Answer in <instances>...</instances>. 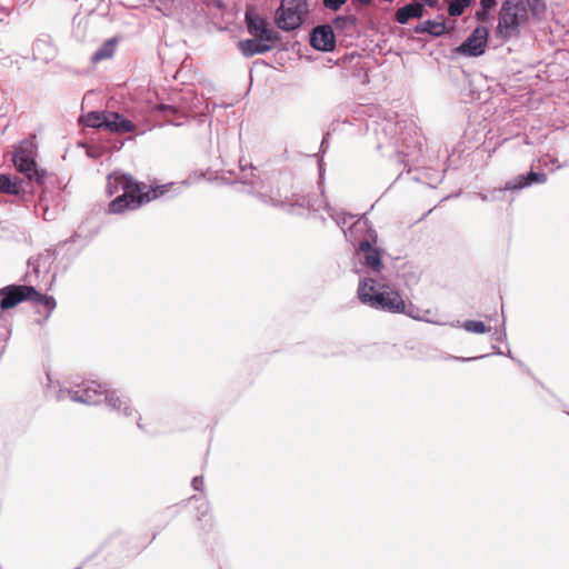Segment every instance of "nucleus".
Here are the masks:
<instances>
[{
  "instance_id": "obj_2",
  "label": "nucleus",
  "mask_w": 569,
  "mask_h": 569,
  "mask_svg": "<svg viewBox=\"0 0 569 569\" xmlns=\"http://www.w3.org/2000/svg\"><path fill=\"white\" fill-rule=\"evenodd\" d=\"M526 6L518 0H506L499 11L497 37L509 40L520 34V29L528 23Z\"/></svg>"
},
{
  "instance_id": "obj_26",
  "label": "nucleus",
  "mask_w": 569,
  "mask_h": 569,
  "mask_svg": "<svg viewBox=\"0 0 569 569\" xmlns=\"http://www.w3.org/2000/svg\"><path fill=\"white\" fill-rule=\"evenodd\" d=\"M528 187L527 176H518L513 181L508 182L506 189L516 190Z\"/></svg>"
},
{
  "instance_id": "obj_4",
  "label": "nucleus",
  "mask_w": 569,
  "mask_h": 569,
  "mask_svg": "<svg viewBox=\"0 0 569 569\" xmlns=\"http://www.w3.org/2000/svg\"><path fill=\"white\" fill-rule=\"evenodd\" d=\"M246 24L248 32L252 37L262 40L273 48L280 41L279 33L270 27L269 22L251 10L246 11Z\"/></svg>"
},
{
  "instance_id": "obj_33",
  "label": "nucleus",
  "mask_w": 569,
  "mask_h": 569,
  "mask_svg": "<svg viewBox=\"0 0 569 569\" xmlns=\"http://www.w3.org/2000/svg\"><path fill=\"white\" fill-rule=\"evenodd\" d=\"M423 1L426 2V4H428L430 7L435 6V3H436V0H423Z\"/></svg>"
},
{
  "instance_id": "obj_19",
  "label": "nucleus",
  "mask_w": 569,
  "mask_h": 569,
  "mask_svg": "<svg viewBox=\"0 0 569 569\" xmlns=\"http://www.w3.org/2000/svg\"><path fill=\"white\" fill-rule=\"evenodd\" d=\"M117 39L107 40L91 57L93 63L110 59L116 51Z\"/></svg>"
},
{
  "instance_id": "obj_17",
  "label": "nucleus",
  "mask_w": 569,
  "mask_h": 569,
  "mask_svg": "<svg viewBox=\"0 0 569 569\" xmlns=\"http://www.w3.org/2000/svg\"><path fill=\"white\" fill-rule=\"evenodd\" d=\"M103 392L96 387H87L74 391L72 399L87 405H96L101 401Z\"/></svg>"
},
{
  "instance_id": "obj_5",
  "label": "nucleus",
  "mask_w": 569,
  "mask_h": 569,
  "mask_svg": "<svg viewBox=\"0 0 569 569\" xmlns=\"http://www.w3.org/2000/svg\"><path fill=\"white\" fill-rule=\"evenodd\" d=\"M488 37V29L483 26H478L471 34L456 48V52L467 57H479L486 51Z\"/></svg>"
},
{
  "instance_id": "obj_6",
  "label": "nucleus",
  "mask_w": 569,
  "mask_h": 569,
  "mask_svg": "<svg viewBox=\"0 0 569 569\" xmlns=\"http://www.w3.org/2000/svg\"><path fill=\"white\" fill-rule=\"evenodd\" d=\"M31 293H34L32 286L11 284L0 289V309L8 310L17 307L22 301H30Z\"/></svg>"
},
{
  "instance_id": "obj_7",
  "label": "nucleus",
  "mask_w": 569,
  "mask_h": 569,
  "mask_svg": "<svg viewBox=\"0 0 569 569\" xmlns=\"http://www.w3.org/2000/svg\"><path fill=\"white\" fill-rule=\"evenodd\" d=\"M13 163L17 170L24 174L30 181H36L38 184H42L47 177L46 170H39L34 159L21 150L13 156Z\"/></svg>"
},
{
  "instance_id": "obj_18",
  "label": "nucleus",
  "mask_w": 569,
  "mask_h": 569,
  "mask_svg": "<svg viewBox=\"0 0 569 569\" xmlns=\"http://www.w3.org/2000/svg\"><path fill=\"white\" fill-rule=\"evenodd\" d=\"M30 302L36 306H41L44 309L46 317L48 318L57 307V302L53 297L40 293L34 289V293H31Z\"/></svg>"
},
{
  "instance_id": "obj_24",
  "label": "nucleus",
  "mask_w": 569,
  "mask_h": 569,
  "mask_svg": "<svg viewBox=\"0 0 569 569\" xmlns=\"http://www.w3.org/2000/svg\"><path fill=\"white\" fill-rule=\"evenodd\" d=\"M496 4V0H481L480 10L476 12V18L480 21H486L488 19V11L495 8Z\"/></svg>"
},
{
  "instance_id": "obj_34",
  "label": "nucleus",
  "mask_w": 569,
  "mask_h": 569,
  "mask_svg": "<svg viewBox=\"0 0 569 569\" xmlns=\"http://www.w3.org/2000/svg\"><path fill=\"white\" fill-rule=\"evenodd\" d=\"M138 426H139V428L143 429V426L141 425L140 421H138Z\"/></svg>"
},
{
  "instance_id": "obj_29",
  "label": "nucleus",
  "mask_w": 569,
  "mask_h": 569,
  "mask_svg": "<svg viewBox=\"0 0 569 569\" xmlns=\"http://www.w3.org/2000/svg\"><path fill=\"white\" fill-rule=\"evenodd\" d=\"M347 0H323V6L330 10H338Z\"/></svg>"
},
{
  "instance_id": "obj_31",
  "label": "nucleus",
  "mask_w": 569,
  "mask_h": 569,
  "mask_svg": "<svg viewBox=\"0 0 569 569\" xmlns=\"http://www.w3.org/2000/svg\"><path fill=\"white\" fill-rule=\"evenodd\" d=\"M158 110H160L162 112H167V113H176L177 112V109L174 107L168 106V104H159Z\"/></svg>"
},
{
  "instance_id": "obj_10",
  "label": "nucleus",
  "mask_w": 569,
  "mask_h": 569,
  "mask_svg": "<svg viewBox=\"0 0 569 569\" xmlns=\"http://www.w3.org/2000/svg\"><path fill=\"white\" fill-rule=\"evenodd\" d=\"M104 129L116 133H126L133 132L136 126L130 120L124 119L119 113L107 112Z\"/></svg>"
},
{
  "instance_id": "obj_16",
  "label": "nucleus",
  "mask_w": 569,
  "mask_h": 569,
  "mask_svg": "<svg viewBox=\"0 0 569 569\" xmlns=\"http://www.w3.org/2000/svg\"><path fill=\"white\" fill-rule=\"evenodd\" d=\"M104 399L108 406L117 410L119 413L123 416H130L132 413V408L130 407L128 399L126 397H121L116 391L106 393Z\"/></svg>"
},
{
  "instance_id": "obj_27",
  "label": "nucleus",
  "mask_w": 569,
  "mask_h": 569,
  "mask_svg": "<svg viewBox=\"0 0 569 569\" xmlns=\"http://www.w3.org/2000/svg\"><path fill=\"white\" fill-rule=\"evenodd\" d=\"M528 186H530L533 182L537 183H543L547 181V176L545 173H538V172H529L527 174Z\"/></svg>"
},
{
  "instance_id": "obj_21",
  "label": "nucleus",
  "mask_w": 569,
  "mask_h": 569,
  "mask_svg": "<svg viewBox=\"0 0 569 569\" xmlns=\"http://www.w3.org/2000/svg\"><path fill=\"white\" fill-rule=\"evenodd\" d=\"M106 113L107 112H89L83 118L84 124L91 128L104 129Z\"/></svg>"
},
{
  "instance_id": "obj_8",
  "label": "nucleus",
  "mask_w": 569,
  "mask_h": 569,
  "mask_svg": "<svg viewBox=\"0 0 569 569\" xmlns=\"http://www.w3.org/2000/svg\"><path fill=\"white\" fill-rule=\"evenodd\" d=\"M372 308L402 313L406 311V302L398 291L387 288L379 293V297H376V305Z\"/></svg>"
},
{
  "instance_id": "obj_22",
  "label": "nucleus",
  "mask_w": 569,
  "mask_h": 569,
  "mask_svg": "<svg viewBox=\"0 0 569 569\" xmlns=\"http://www.w3.org/2000/svg\"><path fill=\"white\" fill-rule=\"evenodd\" d=\"M471 0H450L448 4V13L452 17H459L470 4Z\"/></svg>"
},
{
  "instance_id": "obj_13",
  "label": "nucleus",
  "mask_w": 569,
  "mask_h": 569,
  "mask_svg": "<svg viewBox=\"0 0 569 569\" xmlns=\"http://www.w3.org/2000/svg\"><path fill=\"white\" fill-rule=\"evenodd\" d=\"M380 292L381 291L376 289V282L371 278L363 280L358 287V297L360 301L370 307L376 305V297H379Z\"/></svg>"
},
{
  "instance_id": "obj_9",
  "label": "nucleus",
  "mask_w": 569,
  "mask_h": 569,
  "mask_svg": "<svg viewBox=\"0 0 569 569\" xmlns=\"http://www.w3.org/2000/svg\"><path fill=\"white\" fill-rule=\"evenodd\" d=\"M311 46L317 50L330 51L335 47V34L330 26H319L311 33Z\"/></svg>"
},
{
  "instance_id": "obj_15",
  "label": "nucleus",
  "mask_w": 569,
  "mask_h": 569,
  "mask_svg": "<svg viewBox=\"0 0 569 569\" xmlns=\"http://www.w3.org/2000/svg\"><path fill=\"white\" fill-rule=\"evenodd\" d=\"M416 33H429L433 37H441L448 32L445 20H427L415 28Z\"/></svg>"
},
{
  "instance_id": "obj_3",
  "label": "nucleus",
  "mask_w": 569,
  "mask_h": 569,
  "mask_svg": "<svg viewBox=\"0 0 569 569\" xmlns=\"http://www.w3.org/2000/svg\"><path fill=\"white\" fill-rule=\"evenodd\" d=\"M307 13L308 4L305 0H281L274 21L281 30L290 31L302 24Z\"/></svg>"
},
{
  "instance_id": "obj_11",
  "label": "nucleus",
  "mask_w": 569,
  "mask_h": 569,
  "mask_svg": "<svg viewBox=\"0 0 569 569\" xmlns=\"http://www.w3.org/2000/svg\"><path fill=\"white\" fill-rule=\"evenodd\" d=\"M359 251L363 254V262L366 266L371 268L373 271H380L382 268L380 251L372 247L367 240L361 241L359 244Z\"/></svg>"
},
{
  "instance_id": "obj_1",
  "label": "nucleus",
  "mask_w": 569,
  "mask_h": 569,
  "mask_svg": "<svg viewBox=\"0 0 569 569\" xmlns=\"http://www.w3.org/2000/svg\"><path fill=\"white\" fill-rule=\"evenodd\" d=\"M168 188V184L148 186L137 181L131 174L113 172L107 178L106 193L109 197L120 191L122 193L109 203L108 212L120 214L129 210H137L163 196Z\"/></svg>"
},
{
  "instance_id": "obj_28",
  "label": "nucleus",
  "mask_w": 569,
  "mask_h": 569,
  "mask_svg": "<svg viewBox=\"0 0 569 569\" xmlns=\"http://www.w3.org/2000/svg\"><path fill=\"white\" fill-rule=\"evenodd\" d=\"M198 511L200 513V516L198 517L199 521L206 520L207 517H209V520H211L210 508L206 501H200L198 506Z\"/></svg>"
},
{
  "instance_id": "obj_12",
  "label": "nucleus",
  "mask_w": 569,
  "mask_h": 569,
  "mask_svg": "<svg viewBox=\"0 0 569 569\" xmlns=\"http://www.w3.org/2000/svg\"><path fill=\"white\" fill-rule=\"evenodd\" d=\"M238 48L244 57H252L254 54H261L273 49L270 44H267L258 38L241 40L238 43Z\"/></svg>"
},
{
  "instance_id": "obj_23",
  "label": "nucleus",
  "mask_w": 569,
  "mask_h": 569,
  "mask_svg": "<svg viewBox=\"0 0 569 569\" xmlns=\"http://www.w3.org/2000/svg\"><path fill=\"white\" fill-rule=\"evenodd\" d=\"M526 1L528 3L531 14L537 19H541L546 12V3L543 2V0H526Z\"/></svg>"
},
{
  "instance_id": "obj_32",
  "label": "nucleus",
  "mask_w": 569,
  "mask_h": 569,
  "mask_svg": "<svg viewBox=\"0 0 569 569\" xmlns=\"http://www.w3.org/2000/svg\"><path fill=\"white\" fill-rule=\"evenodd\" d=\"M192 486L196 490H200L203 486V479L201 477L193 478Z\"/></svg>"
},
{
  "instance_id": "obj_20",
  "label": "nucleus",
  "mask_w": 569,
  "mask_h": 569,
  "mask_svg": "<svg viewBox=\"0 0 569 569\" xmlns=\"http://www.w3.org/2000/svg\"><path fill=\"white\" fill-rule=\"evenodd\" d=\"M20 191L21 186L17 178L11 179L10 176L0 173V192L8 194H19Z\"/></svg>"
},
{
  "instance_id": "obj_25",
  "label": "nucleus",
  "mask_w": 569,
  "mask_h": 569,
  "mask_svg": "<svg viewBox=\"0 0 569 569\" xmlns=\"http://www.w3.org/2000/svg\"><path fill=\"white\" fill-rule=\"evenodd\" d=\"M463 328L468 332H472V333H486L487 331H489V329L485 325V322L478 321V320H468V321H466L463 323Z\"/></svg>"
},
{
  "instance_id": "obj_30",
  "label": "nucleus",
  "mask_w": 569,
  "mask_h": 569,
  "mask_svg": "<svg viewBox=\"0 0 569 569\" xmlns=\"http://www.w3.org/2000/svg\"><path fill=\"white\" fill-rule=\"evenodd\" d=\"M353 22L355 19L351 17H338L333 23L336 28H343L347 23L352 24Z\"/></svg>"
},
{
  "instance_id": "obj_14",
  "label": "nucleus",
  "mask_w": 569,
  "mask_h": 569,
  "mask_svg": "<svg viewBox=\"0 0 569 569\" xmlns=\"http://www.w3.org/2000/svg\"><path fill=\"white\" fill-rule=\"evenodd\" d=\"M423 6L419 2L409 3L396 11V21L406 24L410 19L421 18L423 16Z\"/></svg>"
}]
</instances>
